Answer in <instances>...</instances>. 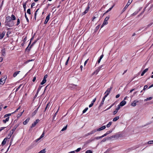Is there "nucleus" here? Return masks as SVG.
I'll list each match as a JSON object with an SVG mask.
<instances>
[{
  "label": "nucleus",
  "mask_w": 153,
  "mask_h": 153,
  "mask_svg": "<svg viewBox=\"0 0 153 153\" xmlns=\"http://www.w3.org/2000/svg\"><path fill=\"white\" fill-rule=\"evenodd\" d=\"M30 120L29 118H27L25 121H24L23 123V124L24 125H26L27 123L29 122Z\"/></svg>",
  "instance_id": "20"
},
{
  "label": "nucleus",
  "mask_w": 153,
  "mask_h": 153,
  "mask_svg": "<svg viewBox=\"0 0 153 153\" xmlns=\"http://www.w3.org/2000/svg\"><path fill=\"white\" fill-rule=\"evenodd\" d=\"M50 14H49L46 17V19L45 20V22H44V24H46L47 23L48 21H49V19H50Z\"/></svg>",
  "instance_id": "8"
},
{
  "label": "nucleus",
  "mask_w": 153,
  "mask_h": 153,
  "mask_svg": "<svg viewBox=\"0 0 153 153\" xmlns=\"http://www.w3.org/2000/svg\"><path fill=\"white\" fill-rule=\"evenodd\" d=\"M138 11H136V12H134V13H133L132 14V15L133 16H134V15H136L137 14V13H138Z\"/></svg>",
  "instance_id": "47"
},
{
  "label": "nucleus",
  "mask_w": 153,
  "mask_h": 153,
  "mask_svg": "<svg viewBox=\"0 0 153 153\" xmlns=\"http://www.w3.org/2000/svg\"><path fill=\"white\" fill-rule=\"evenodd\" d=\"M85 153H92V152L91 150H88L86 151Z\"/></svg>",
  "instance_id": "40"
},
{
  "label": "nucleus",
  "mask_w": 153,
  "mask_h": 153,
  "mask_svg": "<svg viewBox=\"0 0 153 153\" xmlns=\"http://www.w3.org/2000/svg\"><path fill=\"white\" fill-rule=\"evenodd\" d=\"M3 60L2 57H0V62H2Z\"/></svg>",
  "instance_id": "61"
},
{
  "label": "nucleus",
  "mask_w": 153,
  "mask_h": 153,
  "mask_svg": "<svg viewBox=\"0 0 153 153\" xmlns=\"http://www.w3.org/2000/svg\"><path fill=\"white\" fill-rule=\"evenodd\" d=\"M5 32L4 31H3L1 33H0V39H2L4 36Z\"/></svg>",
  "instance_id": "13"
},
{
  "label": "nucleus",
  "mask_w": 153,
  "mask_h": 153,
  "mask_svg": "<svg viewBox=\"0 0 153 153\" xmlns=\"http://www.w3.org/2000/svg\"><path fill=\"white\" fill-rule=\"evenodd\" d=\"M23 7L24 9V11H26V5L25 4H23Z\"/></svg>",
  "instance_id": "35"
},
{
  "label": "nucleus",
  "mask_w": 153,
  "mask_h": 153,
  "mask_svg": "<svg viewBox=\"0 0 153 153\" xmlns=\"http://www.w3.org/2000/svg\"><path fill=\"white\" fill-rule=\"evenodd\" d=\"M139 102L138 100H135L131 104V105L132 106H135L136 105L137 103Z\"/></svg>",
  "instance_id": "12"
},
{
  "label": "nucleus",
  "mask_w": 153,
  "mask_h": 153,
  "mask_svg": "<svg viewBox=\"0 0 153 153\" xmlns=\"http://www.w3.org/2000/svg\"><path fill=\"white\" fill-rule=\"evenodd\" d=\"M90 9V7L89 6L88 4V6L86 8L85 10L82 13V14L83 15H84L86 14L87 13H88V10H89V9Z\"/></svg>",
  "instance_id": "7"
},
{
  "label": "nucleus",
  "mask_w": 153,
  "mask_h": 153,
  "mask_svg": "<svg viewBox=\"0 0 153 153\" xmlns=\"http://www.w3.org/2000/svg\"><path fill=\"white\" fill-rule=\"evenodd\" d=\"M113 7H114V6H112L110 8H109V9H108L104 13V14L103 15V16L106 13H108L109 11H110L112 9V8H113Z\"/></svg>",
  "instance_id": "22"
},
{
  "label": "nucleus",
  "mask_w": 153,
  "mask_h": 153,
  "mask_svg": "<svg viewBox=\"0 0 153 153\" xmlns=\"http://www.w3.org/2000/svg\"><path fill=\"white\" fill-rule=\"evenodd\" d=\"M93 105H94V104H93V103H91V104H90L89 105V108H91V107H92V106Z\"/></svg>",
  "instance_id": "58"
},
{
  "label": "nucleus",
  "mask_w": 153,
  "mask_h": 153,
  "mask_svg": "<svg viewBox=\"0 0 153 153\" xmlns=\"http://www.w3.org/2000/svg\"><path fill=\"white\" fill-rule=\"evenodd\" d=\"M148 88V86L147 85H145L144 86L143 90H145Z\"/></svg>",
  "instance_id": "41"
},
{
  "label": "nucleus",
  "mask_w": 153,
  "mask_h": 153,
  "mask_svg": "<svg viewBox=\"0 0 153 153\" xmlns=\"http://www.w3.org/2000/svg\"><path fill=\"white\" fill-rule=\"evenodd\" d=\"M37 111H36V110H35L32 113L33 116L35 115L37 113Z\"/></svg>",
  "instance_id": "43"
},
{
  "label": "nucleus",
  "mask_w": 153,
  "mask_h": 153,
  "mask_svg": "<svg viewBox=\"0 0 153 153\" xmlns=\"http://www.w3.org/2000/svg\"><path fill=\"white\" fill-rule=\"evenodd\" d=\"M9 117L7 118L5 120H3V122L4 123H5L7 122H8L9 120Z\"/></svg>",
  "instance_id": "23"
},
{
  "label": "nucleus",
  "mask_w": 153,
  "mask_h": 153,
  "mask_svg": "<svg viewBox=\"0 0 153 153\" xmlns=\"http://www.w3.org/2000/svg\"><path fill=\"white\" fill-rule=\"evenodd\" d=\"M148 68H147L145 69L142 72L141 74V76H143L144 74L148 71Z\"/></svg>",
  "instance_id": "18"
},
{
  "label": "nucleus",
  "mask_w": 153,
  "mask_h": 153,
  "mask_svg": "<svg viewBox=\"0 0 153 153\" xmlns=\"http://www.w3.org/2000/svg\"><path fill=\"white\" fill-rule=\"evenodd\" d=\"M148 144H153V140L149 141L148 142Z\"/></svg>",
  "instance_id": "34"
},
{
  "label": "nucleus",
  "mask_w": 153,
  "mask_h": 153,
  "mask_svg": "<svg viewBox=\"0 0 153 153\" xmlns=\"http://www.w3.org/2000/svg\"><path fill=\"white\" fill-rule=\"evenodd\" d=\"M112 122H109L106 125V127L107 128H109L112 124Z\"/></svg>",
  "instance_id": "26"
},
{
  "label": "nucleus",
  "mask_w": 153,
  "mask_h": 153,
  "mask_svg": "<svg viewBox=\"0 0 153 153\" xmlns=\"http://www.w3.org/2000/svg\"><path fill=\"white\" fill-rule=\"evenodd\" d=\"M101 138V137H95L94 139L96 140H98Z\"/></svg>",
  "instance_id": "44"
},
{
  "label": "nucleus",
  "mask_w": 153,
  "mask_h": 153,
  "mask_svg": "<svg viewBox=\"0 0 153 153\" xmlns=\"http://www.w3.org/2000/svg\"><path fill=\"white\" fill-rule=\"evenodd\" d=\"M67 125H66V126H65V127H64L63 128H62V129L61 130V131H60V132H61L62 131H63L65 130H66V129H67Z\"/></svg>",
  "instance_id": "28"
},
{
  "label": "nucleus",
  "mask_w": 153,
  "mask_h": 153,
  "mask_svg": "<svg viewBox=\"0 0 153 153\" xmlns=\"http://www.w3.org/2000/svg\"><path fill=\"white\" fill-rule=\"evenodd\" d=\"M109 18V16H107L103 22L101 26V28H102L105 25H107L108 23V20Z\"/></svg>",
  "instance_id": "2"
},
{
  "label": "nucleus",
  "mask_w": 153,
  "mask_h": 153,
  "mask_svg": "<svg viewBox=\"0 0 153 153\" xmlns=\"http://www.w3.org/2000/svg\"><path fill=\"white\" fill-rule=\"evenodd\" d=\"M120 96V94H118L116 95V98H118V97H119Z\"/></svg>",
  "instance_id": "60"
},
{
  "label": "nucleus",
  "mask_w": 153,
  "mask_h": 153,
  "mask_svg": "<svg viewBox=\"0 0 153 153\" xmlns=\"http://www.w3.org/2000/svg\"><path fill=\"white\" fill-rule=\"evenodd\" d=\"M119 116H117L115 117L114 119H113V121H117L119 119Z\"/></svg>",
  "instance_id": "24"
},
{
  "label": "nucleus",
  "mask_w": 153,
  "mask_h": 153,
  "mask_svg": "<svg viewBox=\"0 0 153 153\" xmlns=\"http://www.w3.org/2000/svg\"><path fill=\"white\" fill-rule=\"evenodd\" d=\"M12 114V113H10V114H6L4 115V117H9V116H11V115Z\"/></svg>",
  "instance_id": "29"
},
{
  "label": "nucleus",
  "mask_w": 153,
  "mask_h": 153,
  "mask_svg": "<svg viewBox=\"0 0 153 153\" xmlns=\"http://www.w3.org/2000/svg\"><path fill=\"white\" fill-rule=\"evenodd\" d=\"M39 121V119H37V120H36L32 124L31 126V127H34Z\"/></svg>",
  "instance_id": "11"
},
{
  "label": "nucleus",
  "mask_w": 153,
  "mask_h": 153,
  "mask_svg": "<svg viewBox=\"0 0 153 153\" xmlns=\"http://www.w3.org/2000/svg\"><path fill=\"white\" fill-rule=\"evenodd\" d=\"M36 77L35 76H34L33 79V80H32V81L33 82H34L36 80Z\"/></svg>",
  "instance_id": "57"
},
{
  "label": "nucleus",
  "mask_w": 153,
  "mask_h": 153,
  "mask_svg": "<svg viewBox=\"0 0 153 153\" xmlns=\"http://www.w3.org/2000/svg\"><path fill=\"white\" fill-rule=\"evenodd\" d=\"M12 20L10 16H7L6 17V21L7 22L6 25L9 27H12L13 25V23L10 24L9 22Z\"/></svg>",
  "instance_id": "1"
},
{
  "label": "nucleus",
  "mask_w": 153,
  "mask_h": 153,
  "mask_svg": "<svg viewBox=\"0 0 153 153\" xmlns=\"http://www.w3.org/2000/svg\"><path fill=\"white\" fill-rule=\"evenodd\" d=\"M46 81V80H45L43 79V80H42V82H41V84L42 85H43L44 84H45Z\"/></svg>",
  "instance_id": "31"
},
{
  "label": "nucleus",
  "mask_w": 153,
  "mask_h": 153,
  "mask_svg": "<svg viewBox=\"0 0 153 153\" xmlns=\"http://www.w3.org/2000/svg\"><path fill=\"white\" fill-rule=\"evenodd\" d=\"M106 128V126H103L101 127L98 128L96 129L97 131H100L104 129H105Z\"/></svg>",
  "instance_id": "9"
},
{
  "label": "nucleus",
  "mask_w": 153,
  "mask_h": 153,
  "mask_svg": "<svg viewBox=\"0 0 153 153\" xmlns=\"http://www.w3.org/2000/svg\"><path fill=\"white\" fill-rule=\"evenodd\" d=\"M58 110H59V109H58V110L54 114V116H53V117H56V114H57V113H58Z\"/></svg>",
  "instance_id": "55"
},
{
  "label": "nucleus",
  "mask_w": 153,
  "mask_h": 153,
  "mask_svg": "<svg viewBox=\"0 0 153 153\" xmlns=\"http://www.w3.org/2000/svg\"><path fill=\"white\" fill-rule=\"evenodd\" d=\"M35 3L34 2L31 5V8H32L34 6H35Z\"/></svg>",
  "instance_id": "48"
},
{
  "label": "nucleus",
  "mask_w": 153,
  "mask_h": 153,
  "mask_svg": "<svg viewBox=\"0 0 153 153\" xmlns=\"http://www.w3.org/2000/svg\"><path fill=\"white\" fill-rule=\"evenodd\" d=\"M114 105V104H113L111 105V106H110L108 108H107V109H106L105 111H106V110H108L109 109H110L111 108V107Z\"/></svg>",
  "instance_id": "46"
},
{
  "label": "nucleus",
  "mask_w": 153,
  "mask_h": 153,
  "mask_svg": "<svg viewBox=\"0 0 153 153\" xmlns=\"http://www.w3.org/2000/svg\"><path fill=\"white\" fill-rule=\"evenodd\" d=\"M13 134V133L12 132H10V133L8 135V139H10L11 136H12Z\"/></svg>",
  "instance_id": "30"
},
{
  "label": "nucleus",
  "mask_w": 153,
  "mask_h": 153,
  "mask_svg": "<svg viewBox=\"0 0 153 153\" xmlns=\"http://www.w3.org/2000/svg\"><path fill=\"white\" fill-rule=\"evenodd\" d=\"M7 138H5L3 141H2V143H1V145L3 146L6 143L7 140Z\"/></svg>",
  "instance_id": "17"
},
{
  "label": "nucleus",
  "mask_w": 153,
  "mask_h": 153,
  "mask_svg": "<svg viewBox=\"0 0 153 153\" xmlns=\"http://www.w3.org/2000/svg\"><path fill=\"white\" fill-rule=\"evenodd\" d=\"M126 104V102L125 100H123L121 102L120 104V105L121 106H123Z\"/></svg>",
  "instance_id": "14"
},
{
  "label": "nucleus",
  "mask_w": 153,
  "mask_h": 153,
  "mask_svg": "<svg viewBox=\"0 0 153 153\" xmlns=\"http://www.w3.org/2000/svg\"><path fill=\"white\" fill-rule=\"evenodd\" d=\"M120 105H118L117 108H116V110H117V111H118V110H119L120 108Z\"/></svg>",
  "instance_id": "49"
},
{
  "label": "nucleus",
  "mask_w": 153,
  "mask_h": 153,
  "mask_svg": "<svg viewBox=\"0 0 153 153\" xmlns=\"http://www.w3.org/2000/svg\"><path fill=\"white\" fill-rule=\"evenodd\" d=\"M152 87H153V83L148 88H150Z\"/></svg>",
  "instance_id": "64"
},
{
  "label": "nucleus",
  "mask_w": 153,
  "mask_h": 153,
  "mask_svg": "<svg viewBox=\"0 0 153 153\" xmlns=\"http://www.w3.org/2000/svg\"><path fill=\"white\" fill-rule=\"evenodd\" d=\"M44 136V131H43L42 135L40 136V138H42Z\"/></svg>",
  "instance_id": "45"
},
{
  "label": "nucleus",
  "mask_w": 153,
  "mask_h": 153,
  "mask_svg": "<svg viewBox=\"0 0 153 153\" xmlns=\"http://www.w3.org/2000/svg\"><path fill=\"white\" fill-rule=\"evenodd\" d=\"M117 111H117L116 110L114 111L113 112V114L114 115L117 112Z\"/></svg>",
  "instance_id": "53"
},
{
  "label": "nucleus",
  "mask_w": 153,
  "mask_h": 153,
  "mask_svg": "<svg viewBox=\"0 0 153 153\" xmlns=\"http://www.w3.org/2000/svg\"><path fill=\"white\" fill-rule=\"evenodd\" d=\"M20 71H16V72H15V73H14L13 74V76L14 77H16L17 75L19 74V73L20 72Z\"/></svg>",
  "instance_id": "19"
},
{
  "label": "nucleus",
  "mask_w": 153,
  "mask_h": 153,
  "mask_svg": "<svg viewBox=\"0 0 153 153\" xmlns=\"http://www.w3.org/2000/svg\"><path fill=\"white\" fill-rule=\"evenodd\" d=\"M25 18L27 20V22H28L29 20V19H28L27 16H26V13H25Z\"/></svg>",
  "instance_id": "36"
},
{
  "label": "nucleus",
  "mask_w": 153,
  "mask_h": 153,
  "mask_svg": "<svg viewBox=\"0 0 153 153\" xmlns=\"http://www.w3.org/2000/svg\"><path fill=\"white\" fill-rule=\"evenodd\" d=\"M22 84H20L19 86V87L16 88V92L17 91H18L19 89L20 88H21V86H22Z\"/></svg>",
  "instance_id": "32"
},
{
  "label": "nucleus",
  "mask_w": 153,
  "mask_h": 153,
  "mask_svg": "<svg viewBox=\"0 0 153 153\" xmlns=\"http://www.w3.org/2000/svg\"><path fill=\"white\" fill-rule=\"evenodd\" d=\"M20 20H19V19H17V24H16V25H19V23H20Z\"/></svg>",
  "instance_id": "39"
},
{
  "label": "nucleus",
  "mask_w": 153,
  "mask_h": 153,
  "mask_svg": "<svg viewBox=\"0 0 153 153\" xmlns=\"http://www.w3.org/2000/svg\"><path fill=\"white\" fill-rule=\"evenodd\" d=\"M47 77H48L47 75H45V76L44 77L43 79H45V80H46V79L47 78Z\"/></svg>",
  "instance_id": "52"
},
{
  "label": "nucleus",
  "mask_w": 153,
  "mask_h": 153,
  "mask_svg": "<svg viewBox=\"0 0 153 153\" xmlns=\"http://www.w3.org/2000/svg\"><path fill=\"white\" fill-rule=\"evenodd\" d=\"M112 88V87H111L110 88H108L106 91L105 93V96L106 97H107V96L109 95V93H110L111 89Z\"/></svg>",
  "instance_id": "3"
},
{
  "label": "nucleus",
  "mask_w": 153,
  "mask_h": 153,
  "mask_svg": "<svg viewBox=\"0 0 153 153\" xmlns=\"http://www.w3.org/2000/svg\"><path fill=\"white\" fill-rule=\"evenodd\" d=\"M81 149L80 148H78L75 151V152H79L81 150Z\"/></svg>",
  "instance_id": "42"
},
{
  "label": "nucleus",
  "mask_w": 153,
  "mask_h": 153,
  "mask_svg": "<svg viewBox=\"0 0 153 153\" xmlns=\"http://www.w3.org/2000/svg\"><path fill=\"white\" fill-rule=\"evenodd\" d=\"M5 128V127H1L0 128V132L2 130H3V129H4Z\"/></svg>",
  "instance_id": "59"
},
{
  "label": "nucleus",
  "mask_w": 153,
  "mask_h": 153,
  "mask_svg": "<svg viewBox=\"0 0 153 153\" xmlns=\"http://www.w3.org/2000/svg\"><path fill=\"white\" fill-rule=\"evenodd\" d=\"M27 13L29 14H30V9H27Z\"/></svg>",
  "instance_id": "38"
},
{
  "label": "nucleus",
  "mask_w": 153,
  "mask_h": 153,
  "mask_svg": "<svg viewBox=\"0 0 153 153\" xmlns=\"http://www.w3.org/2000/svg\"><path fill=\"white\" fill-rule=\"evenodd\" d=\"M46 152L45 149H44L40 151L38 153H45Z\"/></svg>",
  "instance_id": "27"
},
{
  "label": "nucleus",
  "mask_w": 153,
  "mask_h": 153,
  "mask_svg": "<svg viewBox=\"0 0 153 153\" xmlns=\"http://www.w3.org/2000/svg\"><path fill=\"white\" fill-rule=\"evenodd\" d=\"M132 2V0H128V2H127V4L125 6V7L123 9V11H125L126 10L128 6Z\"/></svg>",
  "instance_id": "4"
},
{
  "label": "nucleus",
  "mask_w": 153,
  "mask_h": 153,
  "mask_svg": "<svg viewBox=\"0 0 153 153\" xmlns=\"http://www.w3.org/2000/svg\"><path fill=\"white\" fill-rule=\"evenodd\" d=\"M106 97L105 96H104L102 98V101L100 104V106H102L103 103H104V102L105 101V98H106Z\"/></svg>",
  "instance_id": "16"
},
{
  "label": "nucleus",
  "mask_w": 153,
  "mask_h": 153,
  "mask_svg": "<svg viewBox=\"0 0 153 153\" xmlns=\"http://www.w3.org/2000/svg\"><path fill=\"white\" fill-rule=\"evenodd\" d=\"M153 98L152 97H149L147 98L146 99H145L144 100V101H147L148 100H151Z\"/></svg>",
  "instance_id": "21"
},
{
  "label": "nucleus",
  "mask_w": 153,
  "mask_h": 153,
  "mask_svg": "<svg viewBox=\"0 0 153 153\" xmlns=\"http://www.w3.org/2000/svg\"><path fill=\"white\" fill-rule=\"evenodd\" d=\"M112 132V131H108L106 132V133L107 134V135H108V134H110V133H111Z\"/></svg>",
  "instance_id": "51"
},
{
  "label": "nucleus",
  "mask_w": 153,
  "mask_h": 153,
  "mask_svg": "<svg viewBox=\"0 0 153 153\" xmlns=\"http://www.w3.org/2000/svg\"><path fill=\"white\" fill-rule=\"evenodd\" d=\"M106 140V139L104 138L102 141V142H105Z\"/></svg>",
  "instance_id": "63"
},
{
  "label": "nucleus",
  "mask_w": 153,
  "mask_h": 153,
  "mask_svg": "<svg viewBox=\"0 0 153 153\" xmlns=\"http://www.w3.org/2000/svg\"><path fill=\"white\" fill-rule=\"evenodd\" d=\"M96 131H97L96 129H94V130L91 131L89 132L86 134H85V136H88L89 135L93 134Z\"/></svg>",
  "instance_id": "6"
},
{
  "label": "nucleus",
  "mask_w": 153,
  "mask_h": 153,
  "mask_svg": "<svg viewBox=\"0 0 153 153\" xmlns=\"http://www.w3.org/2000/svg\"><path fill=\"white\" fill-rule=\"evenodd\" d=\"M88 108H85L83 111H82V113H85L87 111V110H88Z\"/></svg>",
  "instance_id": "33"
},
{
  "label": "nucleus",
  "mask_w": 153,
  "mask_h": 153,
  "mask_svg": "<svg viewBox=\"0 0 153 153\" xmlns=\"http://www.w3.org/2000/svg\"><path fill=\"white\" fill-rule=\"evenodd\" d=\"M88 59H87V60H86L85 61V62H84V65H85V66L86 65V64H87V62H88Z\"/></svg>",
  "instance_id": "56"
},
{
  "label": "nucleus",
  "mask_w": 153,
  "mask_h": 153,
  "mask_svg": "<svg viewBox=\"0 0 153 153\" xmlns=\"http://www.w3.org/2000/svg\"><path fill=\"white\" fill-rule=\"evenodd\" d=\"M22 115V114H21L20 113V114H19L17 115V117L18 118L19 117H20Z\"/></svg>",
  "instance_id": "54"
},
{
  "label": "nucleus",
  "mask_w": 153,
  "mask_h": 153,
  "mask_svg": "<svg viewBox=\"0 0 153 153\" xmlns=\"http://www.w3.org/2000/svg\"><path fill=\"white\" fill-rule=\"evenodd\" d=\"M6 79V77L4 76L3 77L1 78L0 80V84L3 85L5 82V80Z\"/></svg>",
  "instance_id": "5"
},
{
  "label": "nucleus",
  "mask_w": 153,
  "mask_h": 153,
  "mask_svg": "<svg viewBox=\"0 0 153 153\" xmlns=\"http://www.w3.org/2000/svg\"><path fill=\"white\" fill-rule=\"evenodd\" d=\"M11 18L12 20H14L16 19V18L15 16L13 14H12L11 16Z\"/></svg>",
  "instance_id": "25"
},
{
  "label": "nucleus",
  "mask_w": 153,
  "mask_h": 153,
  "mask_svg": "<svg viewBox=\"0 0 153 153\" xmlns=\"http://www.w3.org/2000/svg\"><path fill=\"white\" fill-rule=\"evenodd\" d=\"M100 71V69L97 68L96 71H95L92 74V75H93L94 74H97L99 71Z\"/></svg>",
  "instance_id": "15"
},
{
  "label": "nucleus",
  "mask_w": 153,
  "mask_h": 153,
  "mask_svg": "<svg viewBox=\"0 0 153 153\" xmlns=\"http://www.w3.org/2000/svg\"><path fill=\"white\" fill-rule=\"evenodd\" d=\"M96 98H95L93 100H92V101L91 102V103H93V104H94V103L95 102V101H96Z\"/></svg>",
  "instance_id": "50"
},
{
  "label": "nucleus",
  "mask_w": 153,
  "mask_h": 153,
  "mask_svg": "<svg viewBox=\"0 0 153 153\" xmlns=\"http://www.w3.org/2000/svg\"><path fill=\"white\" fill-rule=\"evenodd\" d=\"M19 126V124H16L14 126V127L16 128H17Z\"/></svg>",
  "instance_id": "62"
},
{
  "label": "nucleus",
  "mask_w": 153,
  "mask_h": 153,
  "mask_svg": "<svg viewBox=\"0 0 153 153\" xmlns=\"http://www.w3.org/2000/svg\"><path fill=\"white\" fill-rule=\"evenodd\" d=\"M69 58H70V57H69L67 59V60L66 61V62H65V65H68V62L69 59Z\"/></svg>",
  "instance_id": "37"
},
{
  "label": "nucleus",
  "mask_w": 153,
  "mask_h": 153,
  "mask_svg": "<svg viewBox=\"0 0 153 153\" xmlns=\"http://www.w3.org/2000/svg\"><path fill=\"white\" fill-rule=\"evenodd\" d=\"M1 56L2 57H4L6 55V52L5 49H2L1 51Z\"/></svg>",
  "instance_id": "10"
}]
</instances>
